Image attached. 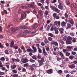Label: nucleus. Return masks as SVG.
<instances>
[{
    "instance_id": "8fccbe9b",
    "label": "nucleus",
    "mask_w": 77,
    "mask_h": 77,
    "mask_svg": "<svg viewBox=\"0 0 77 77\" xmlns=\"http://www.w3.org/2000/svg\"><path fill=\"white\" fill-rule=\"evenodd\" d=\"M3 11L4 14H8V12L6 10H4Z\"/></svg>"
},
{
    "instance_id": "774afa93",
    "label": "nucleus",
    "mask_w": 77,
    "mask_h": 77,
    "mask_svg": "<svg viewBox=\"0 0 77 77\" xmlns=\"http://www.w3.org/2000/svg\"><path fill=\"white\" fill-rule=\"evenodd\" d=\"M73 50H74V51H77V47L75 48H74V49H73Z\"/></svg>"
},
{
    "instance_id": "f257e3e1",
    "label": "nucleus",
    "mask_w": 77,
    "mask_h": 77,
    "mask_svg": "<svg viewBox=\"0 0 77 77\" xmlns=\"http://www.w3.org/2000/svg\"><path fill=\"white\" fill-rule=\"evenodd\" d=\"M48 40L49 41H51V45H54L55 46H58L59 44L57 42L55 41L54 40H53V38L49 37L48 38Z\"/></svg>"
},
{
    "instance_id": "49530a36",
    "label": "nucleus",
    "mask_w": 77,
    "mask_h": 77,
    "mask_svg": "<svg viewBox=\"0 0 77 77\" xmlns=\"http://www.w3.org/2000/svg\"><path fill=\"white\" fill-rule=\"evenodd\" d=\"M15 61H16V62H19L20 61V60L19 59L17 58L16 59H15Z\"/></svg>"
},
{
    "instance_id": "dca6fc26",
    "label": "nucleus",
    "mask_w": 77,
    "mask_h": 77,
    "mask_svg": "<svg viewBox=\"0 0 77 77\" xmlns=\"http://www.w3.org/2000/svg\"><path fill=\"white\" fill-rule=\"evenodd\" d=\"M26 51L27 52H28V53H29V52H31L32 53H33V50L31 49H29L28 48L26 50Z\"/></svg>"
},
{
    "instance_id": "a211bd4d",
    "label": "nucleus",
    "mask_w": 77,
    "mask_h": 77,
    "mask_svg": "<svg viewBox=\"0 0 77 77\" xmlns=\"http://www.w3.org/2000/svg\"><path fill=\"white\" fill-rule=\"evenodd\" d=\"M50 8L52 10H55L56 8L53 5L50 6Z\"/></svg>"
},
{
    "instance_id": "a19ab883",
    "label": "nucleus",
    "mask_w": 77,
    "mask_h": 77,
    "mask_svg": "<svg viewBox=\"0 0 77 77\" xmlns=\"http://www.w3.org/2000/svg\"><path fill=\"white\" fill-rule=\"evenodd\" d=\"M69 58L70 59H73L74 58V56H70L69 57Z\"/></svg>"
},
{
    "instance_id": "338daca9",
    "label": "nucleus",
    "mask_w": 77,
    "mask_h": 77,
    "mask_svg": "<svg viewBox=\"0 0 77 77\" xmlns=\"http://www.w3.org/2000/svg\"><path fill=\"white\" fill-rule=\"evenodd\" d=\"M50 30L51 31H53V30H54V27H51L50 29Z\"/></svg>"
},
{
    "instance_id": "bf43d9fd",
    "label": "nucleus",
    "mask_w": 77,
    "mask_h": 77,
    "mask_svg": "<svg viewBox=\"0 0 77 77\" xmlns=\"http://www.w3.org/2000/svg\"><path fill=\"white\" fill-rule=\"evenodd\" d=\"M58 72L60 73V74H62V71L61 70H59L58 71Z\"/></svg>"
},
{
    "instance_id": "7ed1b4c3",
    "label": "nucleus",
    "mask_w": 77,
    "mask_h": 77,
    "mask_svg": "<svg viewBox=\"0 0 77 77\" xmlns=\"http://www.w3.org/2000/svg\"><path fill=\"white\" fill-rule=\"evenodd\" d=\"M19 28V27H15V26H13L10 28V29H11L12 32H15L16 30H18Z\"/></svg>"
},
{
    "instance_id": "f704fd0d",
    "label": "nucleus",
    "mask_w": 77,
    "mask_h": 77,
    "mask_svg": "<svg viewBox=\"0 0 77 77\" xmlns=\"http://www.w3.org/2000/svg\"><path fill=\"white\" fill-rule=\"evenodd\" d=\"M70 53L69 52H66V56H69L70 55Z\"/></svg>"
},
{
    "instance_id": "9b49d317",
    "label": "nucleus",
    "mask_w": 77,
    "mask_h": 77,
    "mask_svg": "<svg viewBox=\"0 0 77 77\" xmlns=\"http://www.w3.org/2000/svg\"><path fill=\"white\" fill-rule=\"evenodd\" d=\"M69 67L70 68H71V69H73V68H74L75 67V66L74 64H72L70 65L69 66Z\"/></svg>"
},
{
    "instance_id": "4c0bfd02",
    "label": "nucleus",
    "mask_w": 77,
    "mask_h": 77,
    "mask_svg": "<svg viewBox=\"0 0 77 77\" xmlns=\"http://www.w3.org/2000/svg\"><path fill=\"white\" fill-rule=\"evenodd\" d=\"M65 17L66 18H68V14L66 13H65Z\"/></svg>"
},
{
    "instance_id": "ea45409f",
    "label": "nucleus",
    "mask_w": 77,
    "mask_h": 77,
    "mask_svg": "<svg viewBox=\"0 0 77 77\" xmlns=\"http://www.w3.org/2000/svg\"><path fill=\"white\" fill-rule=\"evenodd\" d=\"M5 53L7 54H9V52H8V50H5Z\"/></svg>"
},
{
    "instance_id": "c85d7f7f",
    "label": "nucleus",
    "mask_w": 77,
    "mask_h": 77,
    "mask_svg": "<svg viewBox=\"0 0 77 77\" xmlns=\"http://www.w3.org/2000/svg\"><path fill=\"white\" fill-rule=\"evenodd\" d=\"M28 66L29 64L28 63H25L23 65L24 67H27Z\"/></svg>"
},
{
    "instance_id": "4468645a",
    "label": "nucleus",
    "mask_w": 77,
    "mask_h": 77,
    "mask_svg": "<svg viewBox=\"0 0 77 77\" xmlns=\"http://www.w3.org/2000/svg\"><path fill=\"white\" fill-rule=\"evenodd\" d=\"M38 63H39V66H40L42 65H44V63L43 62L41 61H39V60H37Z\"/></svg>"
},
{
    "instance_id": "f8f14e48",
    "label": "nucleus",
    "mask_w": 77,
    "mask_h": 77,
    "mask_svg": "<svg viewBox=\"0 0 77 77\" xmlns=\"http://www.w3.org/2000/svg\"><path fill=\"white\" fill-rule=\"evenodd\" d=\"M59 31H60V33L61 34H62L63 33V31H64V29L63 28H60L59 29Z\"/></svg>"
},
{
    "instance_id": "cd10ccee",
    "label": "nucleus",
    "mask_w": 77,
    "mask_h": 77,
    "mask_svg": "<svg viewBox=\"0 0 77 77\" xmlns=\"http://www.w3.org/2000/svg\"><path fill=\"white\" fill-rule=\"evenodd\" d=\"M12 71L13 72H14V74H17V71L15 69L12 70Z\"/></svg>"
},
{
    "instance_id": "c03bdc74",
    "label": "nucleus",
    "mask_w": 77,
    "mask_h": 77,
    "mask_svg": "<svg viewBox=\"0 0 77 77\" xmlns=\"http://www.w3.org/2000/svg\"><path fill=\"white\" fill-rule=\"evenodd\" d=\"M53 16L54 18H56V13H54L53 14Z\"/></svg>"
},
{
    "instance_id": "09e8293b",
    "label": "nucleus",
    "mask_w": 77,
    "mask_h": 77,
    "mask_svg": "<svg viewBox=\"0 0 77 77\" xmlns=\"http://www.w3.org/2000/svg\"><path fill=\"white\" fill-rule=\"evenodd\" d=\"M33 5L32 4H30V5H28V7L29 8L32 7H33Z\"/></svg>"
},
{
    "instance_id": "7c9ffc66",
    "label": "nucleus",
    "mask_w": 77,
    "mask_h": 77,
    "mask_svg": "<svg viewBox=\"0 0 77 77\" xmlns=\"http://www.w3.org/2000/svg\"><path fill=\"white\" fill-rule=\"evenodd\" d=\"M49 35L50 36H51V38H53V36H54V35H53V34L51 33H49Z\"/></svg>"
},
{
    "instance_id": "13d9d810",
    "label": "nucleus",
    "mask_w": 77,
    "mask_h": 77,
    "mask_svg": "<svg viewBox=\"0 0 77 77\" xmlns=\"http://www.w3.org/2000/svg\"><path fill=\"white\" fill-rule=\"evenodd\" d=\"M72 54L73 55H74L76 54V53H75V52L72 51Z\"/></svg>"
},
{
    "instance_id": "2f4dec72",
    "label": "nucleus",
    "mask_w": 77,
    "mask_h": 77,
    "mask_svg": "<svg viewBox=\"0 0 77 77\" xmlns=\"http://www.w3.org/2000/svg\"><path fill=\"white\" fill-rule=\"evenodd\" d=\"M67 48H68L69 50H71L72 48V46H67Z\"/></svg>"
},
{
    "instance_id": "58836bf2",
    "label": "nucleus",
    "mask_w": 77,
    "mask_h": 77,
    "mask_svg": "<svg viewBox=\"0 0 77 77\" xmlns=\"http://www.w3.org/2000/svg\"><path fill=\"white\" fill-rule=\"evenodd\" d=\"M63 53H66V52H67V51H68L67 50V49H63Z\"/></svg>"
},
{
    "instance_id": "39448f33",
    "label": "nucleus",
    "mask_w": 77,
    "mask_h": 77,
    "mask_svg": "<svg viewBox=\"0 0 77 77\" xmlns=\"http://www.w3.org/2000/svg\"><path fill=\"white\" fill-rule=\"evenodd\" d=\"M42 54H44L45 56H46L48 55V54L47 53V52L45 51V49L44 48H42Z\"/></svg>"
},
{
    "instance_id": "2eb2a0df",
    "label": "nucleus",
    "mask_w": 77,
    "mask_h": 77,
    "mask_svg": "<svg viewBox=\"0 0 77 77\" xmlns=\"http://www.w3.org/2000/svg\"><path fill=\"white\" fill-rule=\"evenodd\" d=\"M38 24L36 23L35 24L33 27V29H36L37 28V27H38Z\"/></svg>"
},
{
    "instance_id": "b1692460",
    "label": "nucleus",
    "mask_w": 77,
    "mask_h": 77,
    "mask_svg": "<svg viewBox=\"0 0 77 77\" xmlns=\"http://www.w3.org/2000/svg\"><path fill=\"white\" fill-rule=\"evenodd\" d=\"M69 22L71 24H74V21H73V20H69Z\"/></svg>"
},
{
    "instance_id": "79ce46f5",
    "label": "nucleus",
    "mask_w": 77,
    "mask_h": 77,
    "mask_svg": "<svg viewBox=\"0 0 77 77\" xmlns=\"http://www.w3.org/2000/svg\"><path fill=\"white\" fill-rule=\"evenodd\" d=\"M0 48H4V46L3 45H2V43H0Z\"/></svg>"
},
{
    "instance_id": "72a5a7b5",
    "label": "nucleus",
    "mask_w": 77,
    "mask_h": 77,
    "mask_svg": "<svg viewBox=\"0 0 77 77\" xmlns=\"http://www.w3.org/2000/svg\"><path fill=\"white\" fill-rule=\"evenodd\" d=\"M21 35L25 36L26 35V33H24V32H20Z\"/></svg>"
},
{
    "instance_id": "864d4df0",
    "label": "nucleus",
    "mask_w": 77,
    "mask_h": 77,
    "mask_svg": "<svg viewBox=\"0 0 77 77\" xmlns=\"http://www.w3.org/2000/svg\"><path fill=\"white\" fill-rule=\"evenodd\" d=\"M4 74H5V73L3 72H0V75H4Z\"/></svg>"
},
{
    "instance_id": "393cba45",
    "label": "nucleus",
    "mask_w": 77,
    "mask_h": 77,
    "mask_svg": "<svg viewBox=\"0 0 77 77\" xmlns=\"http://www.w3.org/2000/svg\"><path fill=\"white\" fill-rule=\"evenodd\" d=\"M61 24L62 26V27H63V26H65V23L64 22H62Z\"/></svg>"
},
{
    "instance_id": "0e129e2a",
    "label": "nucleus",
    "mask_w": 77,
    "mask_h": 77,
    "mask_svg": "<svg viewBox=\"0 0 77 77\" xmlns=\"http://www.w3.org/2000/svg\"><path fill=\"white\" fill-rule=\"evenodd\" d=\"M63 39L64 41H66V36H64L63 37Z\"/></svg>"
},
{
    "instance_id": "e433bc0d",
    "label": "nucleus",
    "mask_w": 77,
    "mask_h": 77,
    "mask_svg": "<svg viewBox=\"0 0 77 77\" xmlns=\"http://www.w3.org/2000/svg\"><path fill=\"white\" fill-rule=\"evenodd\" d=\"M40 61H41V62H45V60H44V58L43 57L41 59V60H40Z\"/></svg>"
},
{
    "instance_id": "ddd939ff",
    "label": "nucleus",
    "mask_w": 77,
    "mask_h": 77,
    "mask_svg": "<svg viewBox=\"0 0 77 77\" xmlns=\"http://www.w3.org/2000/svg\"><path fill=\"white\" fill-rule=\"evenodd\" d=\"M32 49L33 50L34 52H36L37 51V49L34 46H32Z\"/></svg>"
},
{
    "instance_id": "5701e85b",
    "label": "nucleus",
    "mask_w": 77,
    "mask_h": 77,
    "mask_svg": "<svg viewBox=\"0 0 77 77\" xmlns=\"http://www.w3.org/2000/svg\"><path fill=\"white\" fill-rule=\"evenodd\" d=\"M54 11L55 12H56L57 13H59L60 12V10H59L57 8H55V9L54 10Z\"/></svg>"
},
{
    "instance_id": "6e6552de",
    "label": "nucleus",
    "mask_w": 77,
    "mask_h": 77,
    "mask_svg": "<svg viewBox=\"0 0 77 77\" xmlns=\"http://www.w3.org/2000/svg\"><path fill=\"white\" fill-rule=\"evenodd\" d=\"M21 62L23 63L28 62V60L27 59L22 58L21 59Z\"/></svg>"
},
{
    "instance_id": "69168bd1",
    "label": "nucleus",
    "mask_w": 77,
    "mask_h": 77,
    "mask_svg": "<svg viewBox=\"0 0 77 77\" xmlns=\"http://www.w3.org/2000/svg\"><path fill=\"white\" fill-rule=\"evenodd\" d=\"M41 45L42 46H44L45 45V43L44 42H42L41 43Z\"/></svg>"
},
{
    "instance_id": "37998d69",
    "label": "nucleus",
    "mask_w": 77,
    "mask_h": 77,
    "mask_svg": "<svg viewBox=\"0 0 77 77\" xmlns=\"http://www.w3.org/2000/svg\"><path fill=\"white\" fill-rule=\"evenodd\" d=\"M13 77H18V74H14L13 75Z\"/></svg>"
},
{
    "instance_id": "423d86ee",
    "label": "nucleus",
    "mask_w": 77,
    "mask_h": 77,
    "mask_svg": "<svg viewBox=\"0 0 77 77\" xmlns=\"http://www.w3.org/2000/svg\"><path fill=\"white\" fill-rule=\"evenodd\" d=\"M53 69H50L48 70L46 72L48 74H51L53 73Z\"/></svg>"
},
{
    "instance_id": "f3484780",
    "label": "nucleus",
    "mask_w": 77,
    "mask_h": 77,
    "mask_svg": "<svg viewBox=\"0 0 77 77\" xmlns=\"http://www.w3.org/2000/svg\"><path fill=\"white\" fill-rule=\"evenodd\" d=\"M67 27H66V29H69L71 27V24L69 23H68L67 25Z\"/></svg>"
},
{
    "instance_id": "de8ad7c7",
    "label": "nucleus",
    "mask_w": 77,
    "mask_h": 77,
    "mask_svg": "<svg viewBox=\"0 0 77 77\" xmlns=\"http://www.w3.org/2000/svg\"><path fill=\"white\" fill-rule=\"evenodd\" d=\"M50 25H48V26L47 27V28L46 29L48 31L49 30V29H50Z\"/></svg>"
},
{
    "instance_id": "c9c22d12",
    "label": "nucleus",
    "mask_w": 77,
    "mask_h": 77,
    "mask_svg": "<svg viewBox=\"0 0 77 77\" xmlns=\"http://www.w3.org/2000/svg\"><path fill=\"white\" fill-rule=\"evenodd\" d=\"M18 50L19 53L20 54L22 53V50H21V49H20V48H19Z\"/></svg>"
},
{
    "instance_id": "bb28decb",
    "label": "nucleus",
    "mask_w": 77,
    "mask_h": 77,
    "mask_svg": "<svg viewBox=\"0 0 77 77\" xmlns=\"http://www.w3.org/2000/svg\"><path fill=\"white\" fill-rule=\"evenodd\" d=\"M38 51L39 53H42V50L40 49V48H38Z\"/></svg>"
},
{
    "instance_id": "a18cd8bd",
    "label": "nucleus",
    "mask_w": 77,
    "mask_h": 77,
    "mask_svg": "<svg viewBox=\"0 0 77 77\" xmlns=\"http://www.w3.org/2000/svg\"><path fill=\"white\" fill-rule=\"evenodd\" d=\"M75 39H76L75 38H73L72 40V42H76Z\"/></svg>"
},
{
    "instance_id": "412c9836",
    "label": "nucleus",
    "mask_w": 77,
    "mask_h": 77,
    "mask_svg": "<svg viewBox=\"0 0 77 77\" xmlns=\"http://www.w3.org/2000/svg\"><path fill=\"white\" fill-rule=\"evenodd\" d=\"M14 45V42L12 41L10 44V47H13Z\"/></svg>"
},
{
    "instance_id": "6e6d98bb",
    "label": "nucleus",
    "mask_w": 77,
    "mask_h": 77,
    "mask_svg": "<svg viewBox=\"0 0 77 77\" xmlns=\"http://www.w3.org/2000/svg\"><path fill=\"white\" fill-rule=\"evenodd\" d=\"M61 57L62 59H65V57H64V55H61Z\"/></svg>"
},
{
    "instance_id": "680f3d73",
    "label": "nucleus",
    "mask_w": 77,
    "mask_h": 77,
    "mask_svg": "<svg viewBox=\"0 0 77 77\" xmlns=\"http://www.w3.org/2000/svg\"><path fill=\"white\" fill-rule=\"evenodd\" d=\"M46 2L47 5H49V0H46Z\"/></svg>"
},
{
    "instance_id": "4be33fe9",
    "label": "nucleus",
    "mask_w": 77,
    "mask_h": 77,
    "mask_svg": "<svg viewBox=\"0 0 77 77\" xmlns=\"http://www.w3.org/2000/svg\"><path fill=\"white\" fill-rule=\"evenodd\" d=\"M38 14H39L40 17H42V15H43L42 11H39L38 12Z\"/></svg>"
},
{
    "instance_id": "3c124183",
    "label": "nucleus",
    "mask_w": 77,
    "mask_h": 77,
    "mask_svg": "<svg viewBox=\"0 0 77 77\" xmlns=\"http://www.w3.org/2000/svg\"><path fill=\"white\" fill-rule=\"evenodd\" d=\"M57 2V0H53L51 2L52 3H55Z\"/></svg>"
},
{
    "instance_id": "20e7f679",
    "label": "nucleus",
    "mask_w": 77,
    "mask_h": 77,
    "mask_svg": "<svg viewBox=\"0 0 77 77\" xmlns=\"http://www.w3.org/2000/svg\"><path fill=\"white\" fill-rule=\"evenodd\" d=\"M26 15H27L26 14V12L23 11V13L21 14L20 19L23 20V19L26 18Z\"/></svg>"
},
{
    "instance_id": "473e14b6",
    "label": "nucleus",
    "mask_w": 77,
    "mask_h": 77,
    "mask_svg": "<svg viewBox=\"0 0 77 77\" xmlns=\"http://www.w3.org/2000/svg\"><path fill=\"white\" fill-rule=\"evenodd\" d=\"M32 58L33 59H34V60H37V58L34 55L32 56Z\"/></svg>"
},
{
    "instance_id": "603ef678",
    "label": "nucleus",
    "mask_w": 77,
    "mask_h": 77,
    "mask_svg": "<svg viewBox=\"0 0 77 77\" xmlns=\"http://www.w3.org/2000/svg\"><path fill=\"white\" fill-rule=\"evenodd\" d=\"M37 59H40L41 58V55H38L37 56Z\"/></svg>"
},
{
    "instance_id": "1a4fd4ad",
    "label": "nucleus",
    "mask_w": 77,
    "mask_h": 77,
    "mask_svg": "<svg viewBox=\"0 0 77 77\" xmlns=\"http://www.w3.org/2000/svg\"><path fill=\"white\" fill-rule=\"evenodd\" d=\"M28 23H26L24 26H20V28L21 29H26L27 28L26 27V26H27Z\"/></svg>"
},
{
    "instance_id": "5fc2aeb1",
    "label": "nucleus",
    "mask_w": 77,
    "mask_h": 77,
    "mask_svg": "<svg viewBox=\"0 0 77 77\" xmlns=\"http://www.w3.org/2000/svg\"><path fill=\"white\" fill-rule=\"evenodd\" d=\"M11 60L13 62H14V61H15V59L14 58H11Z\"/></svg>"
},
{
    "instance_id": "c756f323",
    "label": "nucleus",
    "mask_w": 77,
    "mask_h": 77,
    "mask_svg": "<svg viewBox=\"0 0 77 77\" xmlns=\"http://www.w3.org/2000/svg\"><path fill=\"white\" fill-rule=\"evenodd\" d=\"M0 60L1 61H5V58L4 57H2L0 58Z\"/></svg>"
},
{
    "instance_id": "f03ea898",
    "label": "nucleus",
    "mask_w": 77,
    "mask_h": 77,
    "mask_svg": "<svg viewBox=\"0 0 77 77\" xmlns=\"http://www.w3.org/2000/svg\"><path fill=\"white\" fill-rule=\"evenodd\" d=\"M72 39V38L70 36H68L67 38V40H66V44H71L72 42L71 40Z\"/></svg>"
},
{
    "instance_id": "a878e982",
    "label": "nucleus",
    "mask_w": 77,
    "mask_h": 77,
    "mask_svg": "<svg viewBox=\"0 0 77 77\" xmlns=\"http://www.w3.org/2000/svg\"><path fill=\"white\" fill-rule=\"evenodd\" d=\"M29 61L30 62H32V63H34V62H35V61L34 60H33L31 58L30 59Z\"/></svg>"
},
{
    "instance_id": "4d7b16f0",
    "label": "nucleus",
    "mask_w": 77,
    "mask_h": 77,
    "mask_svg": "<svg viewBox=\"0 0 77 77\" xmlns=\"http://www.w3.org/2000/svg\"><path fill=\"white\" fill-rule=\"evenodd\" d=\"M43 29L44 27H43V26H42L40 28L39 30L40 31H41L42 30H43Z\"/></svg>"
},
{
    "instance_id": "052dcab7",
    "label": "nucleus",
    "mask_w": 77,
    "mask_h": 77,
    "mask_svg": "<svg viewBox=\"0 0 77 77\" xmlns=\"http://www.w3.org/2000/svg\"><path fill=\"white\" fill-rule=\"evenodd\" d=\"M45 14L46 15H48V11H45Z\"/></svg>"
},
{
    "instance_id": "aec40b11",
    "label": "nucleus",
    "mask_w": 77,
    "mask_h": 77,
    "mask_svg": "<svg viewBox=\"0 0 77 77\" xmlns=\"http://www.w3.org/2000/svg\"><path fill=\"white\" fill-rule=\"evenodd\" d=\"M44 42L45 44H47L49 43V41L47 38H45L44 40Z\"/></svg>"
},
{
    "instance_id": "9d476101",
    "label": "nucleus",
    "mask_w": 77,
    "mask_h": 77,
    "mask_svg": "<svg viewBox=\"0 0 77 77\" xmlns=\"http://www.w3.org/2000/svg\"><path fill=\"white\" fill-rule=\"evenodd\" d=\"M54 30L55 32V34H57V35L59 34V30L57 29V28L56 27H54Z\"/></svg>"
},
{
    "instance_id": "6ab92c4d",
    "label": "nucleus",
    "mask_w": 77,
    "mask_h": 77,
    "mask_svg": "<svg viewBox=\"0 0 77 77\" xmlns=\"http://www.w3.org/2000/svg\"><path fill=\"white\" fill-rule=\"evenodd\" d=\"M16 66H17L15 65H13L12 66H11V69H14L15 68H16Z\"/></svg>"
},
{
    "instance_id": "e2e57ef3",
    "label": "nucleus",
    "mask_w": 77,
    "mask_h": 77,
    "mask_svg": "<svg viewBox=\"0 0 77 77\" xmlns=\"http://www.w3.org/2000/svg\"><path fill=\"white\" fill-rule=\"evenodd\" d=\"M54 24L55 26H57V21L54 22Z\"/></svg>"
},
{
    "instance_id": "0eeeda50",
    "label": "nucleus",
    "mask_w": 77,
    "mask_h": 77,
    "mask_svg": "<svg viewBox=\"0 0 77 77\" xmlns=\"http://www.w3.org/2000/svg\"><path fill=\"white\" fill-rule=\"evenodd\" d=\"M58 8L61 9V10H62V9L63 8V6L62 5V4L61 3H60L59 4V5L58 6Z\"/></svg>"
}]
</instances>
